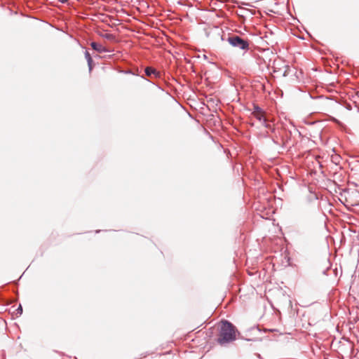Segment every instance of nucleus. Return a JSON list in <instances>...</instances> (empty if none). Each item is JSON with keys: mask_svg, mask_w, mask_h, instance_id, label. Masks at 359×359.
<instances>
[{"mask_svg": "<svg viewBox=\"0 0 359 359\" xmlns=\"http://www.w3.org/2000/svg\"><path fill=\"white\" fill-rule=\"evenodd\" d=\"M236 333H238L236 327L228 320H222L217 339V343L225 346L236 339Z\"/></svg>", "mask_w": 359, "mask_h": 359, "instance_id": "nucleus-1", "label": "nucleus"}, {"mask_svg": "<svg viewBox=\"0 0 359 359\" xmlns=\"http://www.w3.org/2000/svg\"><path fill=\"white\" fill-rule=\"evenodd\" d=\"M226 41L233 47L238 48L243 50H248L249 49V41L243 39L238 35H231L227 38Z\"/></svg>", "mask_w": 359, "mask_h": 359, "instance_id": "nucleus-2", "label": "nucleus"}, {"mask_svg": "<svg viewBox=\"0 0 359 359\" xmlns=\"http://www.w3.org/2000/svg\"><path fill=\"white\" fill-rule=\"evenodd\" d=\"M145 74L151 78H158L160 77V72H158L156 69L147 67L144 69Z\"/></svg>", "mask_w": 359, "mask_h": 359, "instance_id": "nucleus-3", "label": "nucleus"}, {"mask_svg": "<svg viewBox=\"0 0 359 359\" xmlns=\"http://www.w3.org/2000/svg\"><path fill=\"white\" fill-rule=\"evenodd\" d=\"M90 46L92 47V48L93 50H95V51H97L99 53L111 52L107 48H106L104 46H103L102 44L97 43L96 42H91Z\"/></svg>", "mask_w": 359, "mask_h": 359, "instance_id": "nucleus-4", "label": "nucleus"}, {"mask_svg": "<svg viewBox=\"0 0 359 359\" xmlns=\"http://www.w3.org/2000/svg\"><path fill=\"white\" fill-rule=\"evenodd\" d=\"M254 116L260 122H263L266 128H269L270 125L266 123V121L264 116L263 112L261 113H257L253 114Z\"/></svg>", "mask_w": 359, "mask_h": 359, "instance_id": "nucleus-5", "label": "nucleus"}, {"mask_svg": "<svg viewBox=\"0 0 359 359\" xmlns=\"http://www.w3.org/2000/svg\"><path fill=\"white\" fill-rule=\"evenodd\" d=\"M85 57L87 60V62H93V59L88 50L85 52Z\"/></svg>", "mask_w": 359, "mask_h": 359, "instance_id": "nucleus-6", "label": "nucleus"}, {"mask_svg": "<svg viewBox=\"0 0 359 359\" xmlns=\"http://www.w3.org/2000/svg\"><path fill=\"white\" fill-rule=\"evenodd\" d=\"M102 36H103V38L108 39V40H114L115 38L114 36L111 34H105Z\"/></svg>", "mask_w": 359, "mask_h": 359, "instance_id": "nucleus-7", "label": "nucleus"}, {"mask_svg": "<svg viewBox=\"0 0 359 359\" xmlns=\"http://www.w3.org/2000/svg\"><path fill=\"white\" fill-rule=\"evenodd\" d=\"M261 112H263L262 109L259 107L255 105L254 106V111L252 112V114H257V113H261Z\"/></svg>", "mask_w": 359, "mask_h": 359, "instance_id": "nucleus-8", "label": "nucleus"}, {"mask_svg": "<svg viewBox=\"0 0 359 359\" xmlns=\"http://www.w3.org/2000/svg\"><path fill=\"white\" fill-rule=\"evenodd\" d=\"M17 313L21 315L22 313V307L21 305L16 309Z\"/></svg>", "mask_w": 359, "mask_h": 359, "instance_id": "nucleus-9", "label": "nucleus"}, {"mask_svg": "<svg viewBox=\"0 0 359 359\" xmlns=\"http://www.w3.org/2000/svg\"><path fill=\"white\" fill-rule=\"evenodd\" d=\"M92 64H93V62H88V65L90 72L92 70V68H93Z\"/></svg>", "mask_w": 359, "mask_h": 359, "instance_id": "nucleus-10", "label": "nucleus"}, {"mask_svg": "<svg viewBox=\"0 0 359 359\" xmlns=\"http://www.w3.org/2000/svg\"><path fill=\"white\" fill-rule=\"evenodd\" d=\"M57 1H58V2L62 3V4H65L67 2V0H57Z\"/></svg>", "mask_w": 359, "mask_h": 359, "instance_id": "nucleus-11", "label": "nucleus"}, {"mask_svg": "<svg viewBox=\"0 0 359 359\" xmlns=\"http://www.w3.org/2000/svg\"><path fill=\"white\" fill-rule=\"evenodd\" d=\"M338 159H339V157H338V156H336V157L334 158V161H337Z\"/></svg>", "mask_w": 359, "mask_h": 359, "instance_id": "nucleus-12", "label": "nucleus"}]
</instances>
